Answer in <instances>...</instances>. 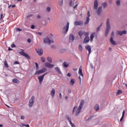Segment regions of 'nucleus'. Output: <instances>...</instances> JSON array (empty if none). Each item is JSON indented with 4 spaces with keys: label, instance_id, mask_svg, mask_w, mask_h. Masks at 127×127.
Masks as SVG:
<instances>
[{
    "label": "nucleus",
    "instance_id": "f257e3e1",
    "mask_svg": "<svg viewBox=\"0 0 127 127\" xmlns=\"http://www.w3.org/2000/svg\"><path fill=\"white\" fill-rule=\"evenodd\" d=\"M85 101L84 100H82L80 102V104L79 105V106L78 107L77 110L75 111V116H77L79 114V113L80 112L81 110H82V108H83L84 104Z\"/></svg>",
    "mask_w": 127,
    "mask_h": 127
},
{
    "label": "nucleus",
    "instance_id": "f03ea898",
    "mask_svg": "<svg viewBox=\"0 0 127 127\" xmlns=\"http://www.w3.org/2000/svg\"><path fill=\"white\" fill-rule=\"evenodd\" d=\"M110 20L109 18H107V21H106V24H107V29L106 30V32H105V36H107L110 30L111 29V25L110 23Z\"/></svg>",
    "mask_w": 127,
    "mask_h": 127
},
{
    "label": "nucleus",
    "instance_id": "7ed1b4c3",
    "mask_svg": "<svg viewBox=\"0 0 127 127\" xmlns=\"http://www.w3.org/2000/svg\"><path fill=\"white\" fill-rule=\"evenodd\" d=\"M44 42L45 43H47L48 44H51V43H54V40L52 38V37H47L45 39H44Z\"/></svg>",
    "mask_w": 127,
    "mask_h": 127
},
{
    "label": "nucleus",
    "instance_id": "20e7f679",
    "mask_svg": "<svg viewBox=\"0 0 127 127\" xmlns=\"http://www.w3.org/2000/svg\"><path fill=\"white\" fill-rule=\"evenodd\" d=\"M89 35V32H87L85 34V38L83 40V43L87 44L90 41V38L88 36Z\"/></svg>",
    "mask_w": 127,
    "mask_h": 127
},
{
    "label": "nucleus",
    "instance_id": "39448f33",
    "mask_svg": "<svg viewBox=\"0 0 127 127\" xmlns=\"http://www.w3.org/2000/svg\"><path fill=\"white\" fill-rule=\"evenodd\" d=\"M21 50L22 51L19 52V54L21 56H23L28 59H31V57L29 56V55L27 53H25V52H24V51H25L24 50L21 49Z\"/></svg>",
    "mask_w": 127,
    "mask_h": 127
},
{
    "label": "nucleus",
    "instance_id": "423d86ee",
    "mask_svg": "<svg viewBox=\"0 0 127 127\" xmlns=\"http://www.w3.org/2000/svg\"><path fill=\"white\" fill-rule=\"evenodd\" d=\"M47 71V68L46 67H43L42 69L37 71L35 72V75H38L42 74L43 73Z\"/></svg>",
    "mask_w": 127,
    "mask_h": 127
},
{
    "label": "nucleus",
    "instance_id": "0eeeda50",
    "mask_svg": "<svg viewBox=\"0 0 127 127\" xmlns=\"http://www.w3.org/2000/svg\"><path fill=\"white\" fill-rule=\"evenodd\" d=\"M91 16L90 15V11L88 10L87 11V17H86V21L85 22L84 24L85 25H88L89 21H90V16Z\"/></svg>",
    "mask_w": 127,
    "mask_h": 127
},
{
    "label": "nucleus",
    "instance_id": "6e6552de",
    "mask_svg": "<svg viewBox=\"0 0 127 127\" xmlns=\"http://www.w3.org/2000/svg\"><path fill=\"white\" fill-rule=\"evenodd\" d=\"M69 23L67 22V23L66 24V25L64 27L63 31L64 34H66V33L68 32V30L69 29Z\"/></svg>",
    "mask_w": 127,
    "mask_h": 127
},
{
    "label": "nucleus",
    "instance_id": "1a4fd4ad",
    "mask_svg": "<svg viewBox=\"0 0 127 127\" xmlns=\"http://www.w3.org/2000/svg\"><path fill=\"white\" fill-rule=\"evenodd\" d=\"M48 74V72H46L45 73V74L41 75V76H38V79L39 80V83L40 84L42 83V82H43V80H44V77L46 75Z\"/></svg>",
    "mask_w": 127,
    "mask_h": 127
},
{
    "label": "nucleus",
    "instance_id": "9d476101",
    "mask_svg": "<svg viewBox=\"0 0 127 127\" xmlns=\"http://www.w3.org/2000/svg\"><path fill=\"white\" fill-rule=\"evenodd\" d=\"M34 99H35V97L34 96H32L31 98L29 101V107H31L33 106L35 102Z\"/></svg>",
    "mask_w": 127,
    "mask_h": 127
},
{
    "label": "nucleus",
    "instance_id": "9b49d317",
    "mask_svg": "<svg viewBox=\"0 0 127 127\" xmlns=\"http://www.w3.org/2000/svg\"><path fill=\"white\" fill-rule=\"evenodd\" d=\"M95 36H97V34L96 32H94L91 34L90 37L91 42H93V39L94 38Z\"/></svg>",
    "mask_w": 127,
    "mask_h": 127
},
{
    "label": "nucleus",
    "instance_id": "f8f14e48",
    "mask_svg": "<svg viewBox=\"0 0 127 127\" xmlns=\"http://www.w3.org/2000/svg\"><path fill=\"white\" fill-rule=\"evenodd\" d=\"M45 65L46 67L48 68H52L54 67V65L51 64H49V63H45Z\"/></svg>",
    "mask_w": 127,
    "mask_h": 127
},
{
    "label": "nucleus",
    "instance_id": "ddd939ff",
    "mask_svg": "<svg viewBox=\"0 0 127 127\" xmlns=\"http://www.w3.org/2000/svg\"><path fill=\"white\" fill-rule=\"evenodd\" d=\"M83 24H84L83 21L81 20L74 22V25L75 26H82Z\"/></svg>",
    "mask_w": 127,
    "mask_h": 127
},
{
    "label": "nucleus",
    "instance_id": "4468645a",
    "mask_svg": "<svg viewBox=\"0 0 127 127\" xmlns=\"http://www.w3.org/2000/svg\"><path fill=\"white\" fill-rule=\"evenodd\" d=\"M67 121H68L69 124L71 126V127H76L75 125L72 123V121L71 120V118L70 117V116H67Z\"/></svg>",
    "mask_w": 127,
    "mask_h": 127
},
{
    "label": "nucleus",
    "instance_id": "2eb2a0df",
    "mask_svg": "<svg viewBox=\"0 0 127 127\" xmlns=\"http://www.w3.org/2000/svg\"><path fill=\"white\" fill-rule=\"evenodd\" d=\"M85 49L88 51L89 55H90L91 51H92V49L91 48V46L89 45H87L85 46Z\"/></svg>",
    "mask_w": 127,
    "mask_h": 127
},
{
    "label": "nucleus",
    "instance_id": "dca6fc26",
    "mask_svg": "<svg viewBox=\"0 0 127 127\" xmlns=\"http://www.w3.org/2000/svg\"><path fill=\"white\" fill-rule=\"evenodd\" d=\"M98 0H94V9H98Z\"/></svg>",
    "mask_w": 127,
    "mask_h": 127
},
{
    "label": "nucleus",
    "instance_id": "f3484780",
    "mask_svg": "<svg viewBox=\"0 0 127 127\" xmlns=\"http://www.w3.org/2000/svg\"><path fill=\"white\" fill-rule=\"evenodd\" d=\"M102 12V7L100 6L98 8V9H97V10L96 11V12L98 14V15H100L101 14V13Z\"/></svg>",
    "mask_w": 127,
    "mask_h": 127
},
{
    "label": "nucleus",
    "instance_id": "a211bd4d",
    "mask_svg": "<svg viewBox=\"0 0 127 127\" xmlns=\"http://www.w3.org/2000/svg\"><path fill=\"white\" fill-rule=\"evenodd\" d=\"M85 33H86V32H85V31H80L78 33V35L80 37V39H82V37L83 36V35L85 36Z\"/></svg>",
    "mask_w": 127,
    "mask_h": 127
},
{
    "label": "nucleus",
    "instance_id": "6ab92c4d",
    "mask_svg": "<svg viewBox=\"0 0 127 127\" xmlns=\"http://www.w3.org/2000/svg\"><path fill=\"white\" fill-rule=\"evenodd\" d=\"M74 39V36L73 35H69V42L72 43L73 42V40Z\"/></svg>",
    "mask_w": 127,
    "mask_h": 127
},
{
    "label": "nucleus",
    "instance_id": "aec40b11",
    "mask_svg": "<svg viewBox=\"0 0 127 127\" xmlns=\"http://www.w3.org/2000/svg\"><path fill=\"white\" fill-rule=\"evenodd\" d=\"M36 52L37 54L40 56H42L43 54V52H44L42 49H38L36 50Z\"/></svg>",
    "mask_w": 127,
    "mask_h": 127
},
{
    "label": "nucleus",
    "instance_id": "412c9836",
    "mask_svg": "<svg viewBox=\"0 0 127 127\" xmlns=\"http://www.w3.org/2000/svg\"><path fill=\"white\" fill-rule=\"evenodd\" d=\"M55 93H56L55 89L53 88L52 89V91L51 92V95L52 97V98H54L55 97Z\"/></svg>",
    "mask_w": 127,
    "mask_h": 127
},
{
    "label": "nucleus",
    "instance_id": "4be33fe9",
    "mask_svg": "<svg viewBox=\"0 0 127 127\" xmlns=\"http://www.w3.org/2000/svg\"><path fill=\"white\" fill-rule=\"evenodd\" d=\"M69 64H68V63H66V62H64L63 64V66L65 68H67L68 67Z\"/></svg>",
    "mask_w": 127,
    "mask_h": 127
},
{
    "label": "nucleus",
    "instance_id": "5701e85b",
    "mask_svg": "<svg viewBox=\"0 0 127 127\" xmlns=\"http://www.w3.org/2000/svg\"><path fill=\"white\" fill-rule=\"evenodd\" d=\"M110 42L113 45H117V43L113 39V37L110 38Z\"/></svg>",
    "mask_w": 127,
    "mask_h": 127
},
{
    "label": "nucleus",
    "instance_id": "b1692460",
    "mask_svg": "<svg viewBox=\"0 0 127 127\" xmlns=\"http://www.w3.org/2000/svg\"><path fill=\"white\" fill-rule=\"evenodd\" d=\"M99 109H100L99 105L98 104H96L94 107V110L95 111H98L99 110Z\"/></svg>",
    "mask_w": 127,
    "mask_h": 127
},
{
    "label": "nucleus",
    "instance_id": "393cba45",
    "mask_svg": "<svg viewBox=\"0 0 127 127\" xmlns=\"http://www.w3.org/2000/svg\"><path fill=\"white\" fill-rule=\"evenodd\" d=\"M78 73L80 75H81L82 76H83V74L82 73L81 66L79 68Z\"/></svg>",
    "mask_w": 127,
    "mask_h": 127
},
{
    "label": "nucleus",
    "instance_id": "a878e982",
    "mask_svg": "<svg viewBox=\"0 0 127 127\" xmlns=\"http://www.w3.org/2000/svg\"><path fill=\"white\" fill-rule=\"evenodd\" d=\"M125 110H124L123 111L122 116L121 119L120 120L121 122H122L124 120V117H125Z\"/></svg>",
    "mask_w": 127,
    "mask_h": 127
},
{
    "label": "nucleus",
    "instance_id": "bb28decb",
    "mask_svg": "<svg viewBox=\"0 0 127 127\" xmlns=\"http://www.w3.org/2000/svg\"><path fill=\"white\" fill-rule=\"evenodd\" d=\"M55 69L56 70V71H57L59 73V74H61V71H60L59 67H55Z\"/></svg>",
    "mask_w": 127,
    "mask_h": 127
},
{
    "label": "nucleus",
    "instance_id": "cd10ccee",
    "mask_svg": "<svg viewBox=\"0 0 127 127\" xmlns=\"http://www.w3.org/2000/svg\"><path fill=\"white\" fill-rule=\"evenodd\" d=\"M74 83H75V80H74V79H71L70 82V85H71L72 86H73Z\"/></svg>",
    "mask_w": 127,
    "mask_h": 127
},
{
    "label": "nucleus",
    "instance_id": "c85d7f7f",
    "mask_svg": "<svg viewBox=\"0 0 127 127\" xmlns=\"http://www.w3.org/2000/svg\"><path fill=\"white\" fill-rule=\"evenodd\" d=\"M12 82L14 83H19V81L17 79H13Z\"/></svg>",
    "mask_w": 127,
    "mask_h": 127
},
{
    "label": "nucleus",
    "instance_id": "c756f323",
    "mask_svg": "<svg viewBox=\"0 0 127 127\" xmlns=\"http://www.w3.org/2000/svg\"><path fill=\"white\" fill-rule=\"evenodd\" d=\"M77 106H76V105H75L72 111V114H74L75 110L77 109Z\"/></svg>",
    "mask_w": 127,
    "mask_h": 127
},
{
    "label": "nucleus",
    "instance_id": "7c9ffc66",
    "mask_svg": "<svg viewBox=\"0 0 127 127\" xmlns=\"http://www.w3.org/2000/svg\"><path fill=\"white\" fill-rule=\"evenodd\" d=\"M78 49L79 51L82 52L83 50V47L81 45H79L78 47Z\"/></svg>",
    "mask_w": 127,
    "mask_h": 127
},
{
    "label": "nucleus",
    "instance_id": "2f4dec72",
    "mask_svg": "<svg viewBox=\"0 0 127 127\" xmlns=\"http://www.w3.org/2000/svg\"><path fill=\"white\" fill-rule=\"evenodd\" d=\"M102 5L103 6L104 8H105L107 6V2H103L102 3Z\"/></svg>",
    "mask_w": 127,
    "mask_h": 127
},
{
    "label": "nucleus",
    "instance_id": "473e14b6",
    "mask_svg": "<svg viewBox=\"0 0 127 127\" xmlns=\"http://www.w3.org/2000/svg\"><path fill=\"white\" fill-rule=\"evenodd\" d=\"M47 60H48V62L50 63H51L52 62V58H51L48 57Z\"/></svg>",
    "mask_w": 127,
    "mask_h": 127
},
{
    "label": "nucleus",
    "instance_id": "72a5a7b5",
    "mask_svg": "<svg viewBox=\"0 0 127 127\" xmlns=\"http://www.w3.org/2000/svg\"><path fill=\"white\" fill-rule=\"evenodd\" d=\"M122 93H123L122 90L119 89V90H118V92H117V94H118V95H120V94H122Z\"/></svg>",
    "mask_w": 127,
    "mask_h": 127
},
{
    "label": "nucleus",
    "instance_id": "f704fd0d",
    "mask_svg": "<svg viewBox=\"0 0 127 127\" xmlns=\"http://www.w3.org/2000/svg\"><path fill=\"white\" fill-rule=\"evenodd\" d=\"M4 65L5 66V67H6V68H8V67H9V65H8V64H7V63L6 61H4Z\"/></svg>",
    "mask_w": 127,
    "mask_h": 127
},
{
    "label": "nucleus",
    "instance_id": "c9c22d12",
    "mask_svg": "<svg viewBox=\"0 0 127 127\" xmlns=\"http://www.w3.org/2000/svg\"><path fill=\"white\" fill-rule=\"evenodd\" d=\"M117 33H118V34H119V35H120V36H122V35H123V31H117Z\"/></svg>",
    "mask_w": 127,
    "mask_h": 127
},
{
    "label": "nucleus",
    "instance_id": "e433bc0d",
    "mask_svg": "<svg viewBox=\"0 0 127 127\" xmlns=\"http://www.w3.org/2000/svg\"><path fill=\"white\" fill-rule=\"evenodd\" d=\"M41 61H42V63H45V58L41 57Z\"/></svg>",
    "mask_w": 127,
    "mask_h": 127
},
{
    "label": "nucleus",
    "instance_id": "4c0bfd02",
    "mask_svg": "<svg viewBox=\"0 0 127 127\" xmlns=\"http://www.w3.org/2000/svg\"><path fill=\"white\" fill-rule=\"evenodd\" d=\"M116 3H117V5L118 6H119L121 4V1L120 0H118L117 1H116Z\"/></svg>",
    "mask_w": 127,
    "mask_h": 127
},
{
    "label": "nucleus",
    "instance_id": "58836bf2",
    "mask_svg": "<svg viewBox=\"0 0 127 127\" xmlns=\"http://www.w3.org/2000/svg\"><path fill=\"white\" fill-rule=\"evenodd\" d=\"M102 26V23L101 24V25L99 26V27H98L97 29V31H99V30L100 29L101 27Z\"/></svg>",
    "mask_w": 127,
    "mask_h": 127
},
{
    "label": "nucleus",
    "instance_id": "ea45409f",
    "mask_svg": "<svg viewBox=\"0 0 127 127\" xmlns=\"http://www.w3.org/2000/svg\"><path fill=\"white\" fill-rule=\"evenodd\" d=\"M59 4L60 6H62L63 5V0H62L60 1L59 3Z\"/></svg>",
    "mask_w": 127,
    "mask_h": 127
},
{
    "label": "nucleus",
    "instance_id": "a19ab883",
    "mask_svg": "<svg viewBox=\"0 0 127 127\" xmlns=\"http://www.w3.org/2000/svg\"><path fill=\"white\" fill-rule=\"evenodd\" d=\"M46 10L48 12H50L51 10V8L50 7H48L47 8H46Z\"/></svg>",
    "mask_w": 127,
    "mask_h": 127
},
{
    "label": "nucleus",
    "instance_id": "79ce46f5",
    "mask_svg": "<svg viewBox=\"0 0 127 127\" xmlns=\"http://www.w3.org/2000/svg\"><path fill=\"white\" fill-rule=\"evenodd\" d=\"M22 29H20L19 28H16L15 29V31L16 32H20V31H22Z\"/></svg>",
    "mask_w": 127,
    "mask_h": 127
},
{
    "label": "nucleus",
    "instance_id": "37998d69",
    "mask_svg": "<svg viewBox=\"0 0 127 127\" xmlns=\"http://www.w3.org/2000/svg\"><path fill=\"white\" fill-rule=\"evenodd\" d=\"M12 7V8H13V7H16V5L15 4H13V5H9V6H8V7L9 8H10V7Z\"/></svg>",
    "mask_w": 127,
    "mask_h": 127
},
{
    "label": "nucleus",
    "instance_id": "c03bdc74",
    "mask_svg": "<svg viewBox=\"0 0 127 127\" xmlns=\"http://www.w3.org/2000/svg\"><path fill=\"white\" fill-rule=\"evenodd\" d=\"M35 64L36 65V67L37 69H38V63H35Z\"/></svg>",
    "mask_w": 127,
    "mask_h": 127
},
{
    "label": "nucleus",
    "instance_id": "a18cd8bd",
    "mask_svg": "<svg viewBox=\"0 0 127 127\" xmlns=\"http://www.w3.org/2000/svg\"><path fill=\"white\" fill-rule=\"evenodd\" d=\"M123 34H127V31L126 30H123L122 31Z\"/></svg>",
    "mask_w": 127,
    "mask_h": 127
},
{
    "label": "nucleus",
    "instance_id": "49530a36",
    "mask_svg": "<svg viewBox=\"0 0 127 127\" xmlns=\"http://www.w3.org/2000/svg\"><path fill=\"white\" fill-rule=\"evenodd\" d=\"M78 6V3L75 4V6L73 8L75 9Z\"/></svg>",
    "mask_w": 127,
    "mask_h": 127
},
{
    "label": "nucleus",
    "instance_id": "de8ad7c7",
    "mask_svg": "<svg viewBox=\"0 0 127 127\" xmlns=\"http://www.w3.org/2000/svg\"><path fill=\"white\" fill-rule=\"evenodd\" d=\"M73 5H74V3H72V0H71L70 2V6H72Z\"/></svg>",
    "mask_w": 127,
    "mask_h": 127
},
{
    "label": "nucleus",
    "instance_id": "09e8293b",
    "mask_svg": "<svg viewBox=\"0 0 127 127\" xmlns=\"http://www.w3.org/2000/svg\"><path fill=\"white\" fill-rule=\"evenodd\" d=\"M11 48H15L16 47V45L14 44H13L11 46Z\"/></svg>",
    "mask_w": 127,
    "mask_h": 127
},
{
    "label": "nucleus",
    "instance_id": "8fccbe9b",
    "mask_svg": "<svg viewBox=\"0 0 127 127\" xmlns=\"http://www.w3.org/2000/svg\"><path fill=\"white\" fill-rule=\"evenodd\" d=\"M19 63L18 61H15L14 64H19Z\"/></svg>",
    "mask_w": 127,
    "mask_h": 127
},
{
    "label": "nucleus",
    "instance_id": "3c124183",
    "mask_svg": "<svg viewBox=\"0 0 127 127\" xmlns=\"http://www.w3.org/2000/svg\"><path fill=\"white\" fill-rule=\"evenodd\" d=\"M2 18H3V14H1L0 17V20L2 19Z\"/></svg>",
    "mask_w": 127,
    "mask_h": 127
},
{
    "label": "nucleus",
    "instance_id": "603ef678",
    "mask_svg": "<svg viewBox=\"0 0 127 127\" xmlns=\"http://www.w3.org/2000/svg\"><path fill=\"white\" fill-rule=\"evenodd\" d=\"M28 43H31V39H28L27 40Z\"/></svg>",
    "mask_w": 127,
    "mask_h": 127
},
{
    "label": "nucleus",
    "instance_id": "864d4df0",
    "mask_svg": "<svg viewBox=\"0 0 127 127\" xmlns=\"http://www.w3.org/2000/svg\"><path fill=\"white\" fill-rule=\"evenodd\" d=\"M21 120H24V119H25V116H21Z\"/></svg>",
    "mask_w": 127,
    "mask_h": 127
},
{
    "label": "nucleus",
    "instance_id": "5fc2aeb1",
    "mask_svg": "<svg viewBox=\"0 0 127 127\" xmlns=\"http://www.w3.org/2000/svg\"><path fill=\"white\" fill-rule=\"evenodd\" d=\"M37 34H38L39 36H41L42 35V33L41 32H37Z\"/></svg>",
    "mask_w": 127,
    "mask_h": 127
},
{
    "label": "nucleus",
    "instance_id": "6e6d98bb",
    "mask_svg": "<svg viewBox=\"0 0 127 127\" xmlns=\"http://www.w3.org/2000/svg\"><path fill=\"white\" fill-rule=\"evenodd\" d=\"M67 76L68 77H71V73H67Z\"/></svg>",
    "mask_w": 127,
    "mask_h": 127
},
{
    "label": "nucleus",
    "instance_id": "4d7b16f0",
    "mask_svg": "<svg viewBox=\"0 0 127 127\" xmlns=\"http://www.w3.org/2000/svg\"><path fill=\"white\" fill-rule=\"evenodd\" d=\"M31 28V29H34L35 26L34 25H32Z\"/></svg>",
    "mask_w": 127,
    "mask_h": 127
},
{
    "label": "nucleus",
    "instance_id": "13d9d810",
    "mask_svg": "<svg viewBox=\"0 0 127 127\" xmlns=\"http://www.w3.org/2000/svg\"><path fill=\"white\" fill-rule=\"evenodd\" d=\"M59 97H60L61 99H62V95L61 93H60Z\"/></svg>",
    "mask_w": 127,
    "mask_h": 127
},
{
    "label": "nucleus",
    "instance_id": "bf43d9fd",
    "mask_svg": "<svg viewBox=\"0 0 127 127\" xmlns=\"http://www.w3.org/2000/svg\"><path fill=\"white\" fill-rule=\"evenodd\" d=\"M37 18L38 19H39V18H41V16L39 15H38L37 16Z\"/></svg>",
    "mask_w": 127,
    "mask_h": 127
},
{
    "label": "nucleus",
    "instance_id": "052dcab7",
    "mask_svg": "<svg viewBox=\"0 0 127 127\" xmlns=\"http://www.w3.org/2000/svg\"><path fill=\"white\" fill-rule=\"evenodd\" d=\"M24 126L26 127H30L29 125L27 124L26 125H24Z\"/></svg>",
    "mask_w": 127,
    "mask_h": 127
},
{
    "label": "nucleus",
    "instance_id": "680f3d73",
    "mask_svg": "<svg viewBox=\"0 0 127 127\" xmlns=\"http://www.w3.org/2000/svg\"><path fill=\"white\" fill-rule=\"evenodd\" d=\"M12 50V49H11L10 47H8V51H11Z\"/></svg>",
    "mask_w": 127,
    "mask_h": 127
},
{
    "label": "nucleus",
    "instance_id": "e2e57ef3",
    "mask_svg": "<svg viewBox=\"0 0 127 127\" xmlns=\"http://www.w3.org/2000/svg\"><path fill=\"white\" fill-rule=\"evenodd\" d=\"M68 93H71V90L70 89L68 90Z\"/></svg>",
    "mask_w": 127,
    "mask_h": 127
},
{
    "label": "nucleus",
    "instance_id": "0e129e2a",
    "mask_svg": "<svg viewBox=\"0 0 127 127\" xmlns=\"http://www.w3.org/2000/svg\"><path fill=\"white\" fill-rule=\"evenodd\" d=\"M73 70L74 71H77V68H73Z\"/></svg>",
    "mask_w": 127,
    "mask_h": 127
},
{
    "label": "nucleus",
    "instance_id": "69168bd1",
    "mask_svg": "<svg viewBox=\"0 0 127 127\" xmlns=\"http://www.w3.org/2000/svg\"><path fill=\"white\" fill-rule=\"evenodd\" d=\"M111 34H112V36H114V32L113 31V32H112Z\"/></svg>",
    "mask_w": 127,
    "mask_h": 127
},
{
    "label": "nucleus",
    "instance_id": "338daca9",
    "mask_svg": "<svg viewBox=\"0 0 127 127\" xmlns=\"http://www.w3.org/2000/svg\"><path fill=\"white\" fill-rule=\"evenodd\" d=\"M91 67L92 69H93L94 67L92 64H91Z\"/></svg>",
    "mask_w": 127,
    "mask_h": 127
},
{
    "label": "nucleus",
    "instance_id": "774afa93",
    "mask_svg": "<svg viewBox=\"0 0 127 127\" xmlns=\"http://www.w3.org/2000/svg\"><path fill=\"white\" fill-rule=\"evenodd\" d=\"M125 86L126 87H127V83H125Z\"/></svg>",
    "mask_w": 127,
    "mask_h": 127
}]
</instances>
